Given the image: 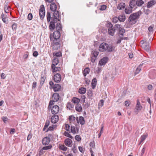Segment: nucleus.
<instances>
[{
	"label": "nucleus",
	"instance_id": "obj_1",
	"mask_svg": "<svg viewBox=\"0 0 156 156\" xmlns=\"http://www.w3.org/2000/svg\"><path fill=\"white\" fill-rule=\"evenodd\" d=\"M141 14V12L139 11L131 14L129 18L128 21L132 25L135 24L136 22V20L139 18Z\"/></svg>",
	"mask_w": 156,
	"mask_h": 156
},
{
	"label": "nucleus",
	"instance_id": "obj_2",
	"mask_svg": "<svg viewBox=\"0 0 156 156\" xmlns=\"http://www.w3.org/2000/svg\"><path fill=\"white\" fill-rule=\"evenodd\" d=\"M56 29L57 30L54 32L53 36L55 39H59L61 35L59 31L61 30L62 29V24L60 23L59 22L56 24Z\"/></svg>",
	"mask_w": 156,
	"mask_h": 156
},
{
	"label": "nucleus",
	"instance_id": "obj_3",
	"mask_svg": "<svg viewBox=\"0 0 156 156\" xmlns=\"http://www.w3.org/2000/svg\"><path fill=\"white\" fill-rule=\"evenodd\" d=\"M49 84L50 85L53 89L55 92L58 91L61 88V86L59 84H55L54 85V83L51 81L49 82Z\"/></svg>",
	"mask_w": 156,
	"mask_h": 156
},
{
	"label": "nucleus",
	"instance_id": "obj_4",
	"mask_svg": "<svg viewBox=\"0 0 156 156\" xmlns=\"http://www.w3.org/2000/svg\"><path fill=\"white\" fill-rule=\"evenodd\" d=\"M107 25L108 27V34L111 36H113L115 31V29L113 27L112 24L110 22L108 23Z\"/></svg>",
	"mask_w": 156,
	"mask_h": 156
},
{
	"label": "nucleus",
	"instance_id": "obj_5",
	"mask_svg": "<svg viewBox=\"0 0 156 156\" xmlns=\"http://www.w3.org/2000/svg\"><path fill=\"white\" fill-rule=\"evenodd\" d=\"M108 48V44L106 43H102L100 45L99 50L100 51H106Z\"/></svg>",
	"mask_w": 156,
	"mask_h": 156
},
{
	"label": "nucleus",
	"instance_id": "obj_6",
	"mask_svg": "<svg viewBox=\"0 0 156 156\" xmlns=\"http://www.w3.org/2000/svg\"><path fill=\"white\" fill-rule=\"evenodd\" d=\"M55 20L52 19V20L50 22L49 28L50 31H52L56 28V25H55V23H57V21H56Z\"/></svg>",
	"mask_w": 156,
	"mask_h": 156
},
{
	"label": "nucleus",
	"instance_id": "obj_7",
	"mask_svg": "<svg viewBox=\"0 0 156 156\" xmlns=\"http://www.w3.org/2000/svg\"><path fill=\"white\" fill-rule=\"evenodd\" d=\"M53 79L56 83L59 82L61 80V75L59 73L55 74L53 76Z\"/></svg>",
	"mask_w": 156,
	"mask_h": 156
},
{
	"label": "nucleus",
	"instance_id": "obj_8",
	"mask_svg": "<svg viewBox=\"0 0 156 156\" xmlns=\"http://www.w3.org/2000/svg\"><path fill=\"white\" fill-rule=\"evenodd\" d=\"M108 60V57H105L101 59L99 62V64L101 66L105 65L107 62Z\"/></svg>",
	"mask_w": 156,
	"mask_h": 156
},
{
	"label": "nucleus",
	"instance_id": "obj_9",
	"mask_svg": "<svg viewBox=\"0 0 156 156\" xmlns=\"http://www.w3.org/2000/svg\"><path fill=\"white\" fill-rule=\"evenodd\" d=\"M53 13V17H52V19L55 20L56 21H58V20L59 22H60V19L58 18L59 15L58 11L55 10V11Z\"/></svg>",
	"mask_w": 156,
	"mask_h": 156
},
{
	"label": "nucleus",
	"instance_id": "obj_10",
	"mask_svg": "<svg viewBox=\"0 0 156 156\" xmlns=\"http://www.w3.org/2000/svg\"><path fill=\"white\" fill-rule=\"evenodd\" d=\"M59 111V107L57 105L54 106L51 109V113L55 115L58 113Z\"/></svg>",
	"mask_w": 156,
	"mask_h": 156
},
{
	"label": "nucleus",
	"instance_id": "obj_11",
	"mask_svg": "<svg viewBox=\"0 0 156 156\" xmlns=\"http://www.w3.org/2000/svg\"><path fill=\"white\" fill-rule=\"evenodd\" d=\"M50 142V138L48 137H44L42 140V144L44 146L48 145Z\"/></svg>",
	"mask_w": 156,
	"mask_h": 156
},
{
	"label": "nucleus",
	"instance_id": "obj_12",
	"mask_svg": "<svg viewBox=\"0 0 156 156\" xmlns=\"http://www.w3.org/2000/svg\"><path fill=\"white\" fill-rule=\"evenodd\" d=\"M129 6L131 8L134 9H135L136 8V0H131L129 2Z\"/></svg>",
	"mask_w": 156,
	"mask_h": 156
},
{
	"label": "nucleus",
	"instance_id": "obj_13",
	"mask_svg": "<svg viewBox=\"0 0 156 156\" xmlns=\"http://www.w3.org/2000/svg\"><path fill=\"white\" fill-rule=\"evenodd\" d=\"M64 143L67 146L71 147L72 145L73 141L70 139L67 138L65 140Z\"/></svg>",
	"mask_w": 156,
	"mask_h": 156
},
{
	"label": "nucleus",
	"instance_id": "obj_14",
	"mask_svg": "<svg viewBox=\"0 0 156 156\" xmlns=\"http://www.w3.org/2000/svg\"><path fill=\"white\" fill-rule=\"evenodd\" d=\"M59 119V117L57 115H53L51 118V122L52 123H56Z\"/></svg>",
	"mask_w": 156,
	"mask_h": 156
},
{
	"label": "nucleus",
	"instance_id": "obj_15",
	"mask_svg": "<svg viewBox=\"0 0 156 156\" xmlns=\"http://www.w3.org/2000/svg\"><path fill=\"white\" fill-rule=\"evenodd\" d=\"M59 98V94L57 93H55L53 95L52 99L54 101L56 102L58 100Z\"/></svg>",
	"mask_w": 156,
	"mask_h": 156
},
{
	"label": "nucleus",
	"instance_id": "obj_16",
	"mask_svg": "<svg viewBox=\"0 0 156 156\" xmlns=\"http://www.w3.org/2000/svg\"><path fill=\"white\" fill-rule=\"evenodd\" d=\"M57 5L54 2L52 3L50 5V9L52 11H55L57 9Z\"/></svg>",
	"mask_w": 156,
	"mask_h": 156
},
{
	"label": "nucleus",
	"instance_id": "obj_17",
	"mask_svg": "<svg viewBox=\"0 0 156 156\" xmlns=\"http://www.w3.org/2000/svg\"><path fill=\"white\" fill-rule=\"evenodd\" d=\"M75 109L76 111L79 112H82V108L80 104H76L75 106Z\"/></svg>",
	"mask_w": 156,
	"mask_h": 156
},
{
	"label": "nucleus",
	"instance_id": "obj_18",
	"mask_svg": "<svg viewBox=\"0 0 156 156\" xmlns=\"http://www.w3.org/2000/svg\"><path fill=\"white\" fill-rule=\"evenodd\" d=\"M150 44L149 43L146 44H143L142 45V47L146 51H148L150 49Z\"/></svg>",
	"mask_w": 156,
	"mask_h": 156
},
{
	"label": "nucleus",
	"instance_id": "obj_19",
	"mask_svg": "<svg viewBox=\"0 0 156 156\" xmlns=\"http://www.w3.org/2000/svg\"><path fill=\"white\" fill-rule=\"evenodd\" d=\"M118 18L120 22H123L126 20V16L124 14L120 15Z\"/></svg>",
	"mask_w": 156,
	"mask_h": 156
},
{
	"label": "nucleus",
	"instance_id": "obj_20",
	"mask_svg": "<svg viewBox=\"0 0 156 156\" xmlns=\"http://www.w3.org/2000/svg\"><path fill=\"white\" fill-rule=\"evenodd\" d=\"M59 62L58 59L56 57H55L52 61V64L51 66H55L57 65L58 63Z\"/></svg>",
	"mask_w": 156,
	"mask_h": 156
},
{
	"label": "nucleus",
	"instance_id": "obj_21",
	"mask_svg": "<svg viewBox=\"0 0 156 156\" xmlns=\"http://www.w3.org/2000/svg\"><path fill=\"white\" fill-rule=\"evenodd\" d=\"M155 1L154 0H151L147 3V7L150 8L155 4Z\"/></svg>",
	"mask_w": 156,
	"mask_h": 156
},
{
	"label": "nucleus",
	"instance_id": "obj_22",
	"mask_svg": "<svg viewBox=\"0 0 156 156\" xmlns=\"http://www.w3.org/2000/svg\"><path fill=\"white\" fill-rule=\"evenodd\" d=\"M86 91V89L84 87L80 88L78 90V92L81 94H83L85 93Z\"/></svg>",
	"mask_w": 156,
	"mask_h": 156
},
{
	"label": "nucleus",
	"instance_id": "obj_23",
	"mask_svg": "<svg viewBox=\"0 0 156 156\" xmlns=\"http://www.w3.org/2000/svg\"><path fill=\"white\" fill-rule=\"evenodd\" d=\"M53 56L56 57H60L62 56V53L61 51H55L53 53Z\"/></svg>",
	"mask_w": 156,
	"mask_h": 156
},
{
	"label": "nucleus",
	"instance_id": "obj_24",
	"mask_svg": "<svg viewBox=\"0 0 156 156\" xmlns=\"http://www.w3.org/2000/svg\"><path fill=\"white\" fill-rule=\"evenodd\" d=\"M52 71L54 72H56L58 71H59L61 69L60 67H56L55 66H51Z\"/></svg>",
	"mask_w": 156,
	"mask_h": 156
},
{
	"label": "nucleus",
	"instance_id": "obj_25",
	"mask_svg": "<svg viewBox=\"0 0 156 156\" xmlns=\"http://www.w3.org/2000/svg\"><path fill=\"white\" fill-rule=\"evenodd\" d=\"M90 72V69L88 67L84 69L83 71V75L84 76H86L87 74H88Z\"/></svg>",
	"mask_w": 156,
	"mask_h": 156
},
{
	"label": "nucleus",
	"instance_id": "obj_26",
	"mask_svg": "<svg viewBox=\"0 0 156 156\" xmlns=\"http://www.w3.org/2000/svg\"><path fill=\"white\" fill-rule=\"evenodd\" d=\"M72 101L73 103L76 104H79L80 101V100L76 97H73L72 99Z\"/></svg>",
	"mask_w": 156,
	"mask_h": 156
},
{
	"label": "nucleus",
	"instance_id": "obj_27",
	"mask_svg": "<svg viewBox=\"0 0 156 156\" xmlns=\"http://www.w3.org/2000/svg\"><path fill=\"white\" fill-rule=\"evenodd\" d=\"M136 1V5L138 6H141L144 3V2L142 0H137Z\"/></svg>",
	"mask_w": 156,
	"mask_h": 156
},
{
	"label": "nucleus",
	"instance_id": "obj_28",
	"mask_svg": "<svg viewBox=\"0 0 156 156\" xmlns=\"http://www.w3.org/2000/svg\"><path fill=\"white\" fill-rule=\"evenodd\" d=\"M125 6V5L124 3H120L119 4L117 8L119 10L122 9L124 8Z\"/></svg>",
	"mask_w": 156,
	"mask_h": 156
},
{
	"label": "nucleus",
	"instance_id": "obj_29",
	"mask_svg": "<svg viewBox=\"0 0 156 156\" xmlns=\"http://www.w3.org/2000/svg\"><path fill=\"white\" fill-rule=\"evenodd\" d=\"M144 63H143L142 64H140L137 68L135 72V75L138 74L140 71L141 70V69L140 67L141 66H142Z\"/></svg>",
	"mask_w": 156,
	"mask_h": 156
},
{
	"label": "nucleus",
	"instance_id": "obj_30",
	"mask_svg": "<svg viewBox=\"0 0 156 156\" xmlns=\"http://www.w3.org/2000/svg\"><path fill=\"white\" fill-rule=\"evenodd\" d=\"M79 120L80 122L81 125H83L85 124V121L84 118L82 116H80L79 117Z\"/></svg>",
	"mask_w": 156,
	"mask_h": 156
},
{
	"label": "nucleus",
	"instance_id": "obj_31",
	"mask_svg": "<svg viewBox=\"0 0 156 156\" xmlns=\"http://www.w3.org/2000/svg\"><path fill=\"white\" fill-rule=\"evenodd\" d=\"M39 12V14H40L42 12H45V8L44 5H42L40 6Z\"/></svg>",
	"mask_w": 156,
	"mask_h": 156
},
{
	"label": "nucleus",
	"instance_id": "obj_32",
	"mask_svg": "<svg viewBox=\"0 0 156 156\" xmlns=\"http://www.w3.org/2000/svg\"><path fill=\"white\" fill-rule=\"evenodd\" d=\"M119 35H121L122 37H123L124 36V34L125 33V30L122 28H121L119 30Z\"/></svg>",
	"mask_w": 156,
	"mask_h": 156
},
{
	"label": "nucleus",
	"instance_id": "obj_33",
	"mask_svg": "<svg viewBox=\"0 0 156 156\" xmlns=\"http://www.w3.org/2000/svg\"><path fill=\"white\" fill-rule=\"evenodd\" d=\"M4 6V9L5 12L6 13L9 12L8 11H6V10H8L9 8H10V7L8 5V2H5Z\"/></svg>",
	"mask_w": 156,
	"mask_h": 156
},
{
	"label": "nucleus",
	"instance_id": "obj_34",
	"mask_svg": "<svg viewBox=\"0 0 156 156\" xmlns=\"http://www.w3.org/2000/svg\"><path fill=\"white\" fill-rule=\"evenodd\" d=\"M46 17L47 22L48 23L49 22L51 19V14L49 12H47Z\"/></svg>",
	"mask_w": 156,
	"mask_h": 156
},
{
	"label": "nucleus",
	"instance_id": "obj_35",
	"mask_svg": "<svg viewBox=\"0 0 156 156\" xmlns=\"http://www.w3.org/2000/svg\"><path fill=\"white\" fill-rule=\"evenodd\" d=\"M133 9L129 7V8L128 9L126 8L125 9V12L127 14H129L131 13Z\"/></svg>",
	"mask_w": 156,
	"mask_h": 156
},
{
	"label": "nucleus",
	"instance_id": "obj_36",
	"mask_svg": "<svg viewBox=\"0 0 156 156\" xmlns=\"http://www.w3.org/2000/svg\"><path fill=\"white\" fill-rule=\"evenodd\" d=\"M50 123V121L48 120H46L45 125L43 128V131H45L49 126Z\"/></svg>",
	"mask_w": 156,
	"mask_h": 156
},
{
	"label": "nucleus",
	"instance_id": "obj_37",
	"mask_svg": "<svg viewBox=\"0 0 156 156\" xmlns=\"http://www.w3.org/2000/svg\"><path fill=\"white\" fill-rule=\"evenodd\" d=\"M60 46V44H54L53 49L55 50H58V48H59Z\"/></svg>",
	"mask_w": 156,
	"mask_h": 156
},
{
	"label": "nucleus",
	"instance_id": "obj_38",
	"mask_svg": "<svg viewBox=\"0 0 156 156\" xmlns=\"http://www.w3.org/2000/svg\"><path fill=\"white\" fill-rule=\"evenodd\" d=\"M59 149L64 151H66L67 150L68 148L66 147L64 145H61L59 146Z\"/></svg>",
	"mask_w": 156,
	"mask_h": 156
},
{
	"label": "nucleus",
	"instance_id": "obj_39",
	"mask_svg": "<svg viewBox=\"0 0 156 156\" xmlns=\"http://www.w3.org/2000/svg\"><path fill=\"white\" fill-rule=\"evenodd\" d=\"M2 18L3 22L5 23H7V19L5 17V15L3 14L2 13L1 15Z\"/></svg>",
	"mask_w": 156,
	"mask_h": 156
},
{
	"label": "nucleus",
	"instance_id": "obj_40",
	"mask_svg": "<svg viewBox=\"0 0 156 156\" xmlns=\"http://www.w3.org/2000/svg\"><path fill=\"white\" fill-rule=\"evenodd\" d=\"M52 147V146L50 144L48 146L44 147L42 148L43 150H47L51 149Z\"/></svg>",
	"mask_w": 156,
	"mask_h": 156
},
{
	"label": "nucleus",
	"instance_id": "obj_41",
	"mask_svg": "<svg viewBox=\"0 0 156 156\" xmlns=\"http://www.w3.org/2000/svg\"><path fill=\"white\" fill-rule=\"evenodd\" d=\"M113 46L112 45H108V48L107 49V52H112L113 51Z\"/></svg>",
	"mask_w": 156,
	"mask_h": 156
},
{
	"label": "nucleus",
	"instance_id": "obj_42",
	"mask_svg": "<svg viewBox=\"0 0 156 156\" xmlns=\"http://www.w3.org/2000/svg\"><path fill=\"white\" fill-rule=\"evenodd\" d=\"M45 79V78L44 76H41V82L40 83V85H42L43 84L44 82Z\"/></svg>",
	"mask_w": 156,
	"mask_h": 156
},
{
	"label": "nucleus",
	"instance_id": "obj_43",
	"mask_svg": "<svg viewBox=\"0 0 156 156\" xmlns=\"http://www.w3.org/2000/svg\"><path fill=\"white\" fill-rule=\"evenodd\" d=\"M87 94L89 98L91 97L92 96L93 93L91 90H89L87 91Z\"/></svg>",
	"mask_w": 156,
	"mask_h": 156
},
{
	"label": "nucleus",
	"instance_id": "obj_44",
	"mask_svg": "<svg viewBox=\"0 0 156 156\" xmlns=\"http://www.w3.org/2000/svg\"><path fill=\"white\" fill-rule=\"evenodd\" d=\"M64 135L65 136L70 138L71 139L73 138V137L69 133L65 131L64 133Z\"/></svg>",
	"mask_w": 156,
	"mask_h": 156
},
{
	"label": "nucleus",
	"instance_id": "obj_45",
	"mask_svg": "<svg viewBox=\"0 0 156 156\" xmlns=\"http://www.w3.org/2000/svg\"><path fill=\"white\" fill-rule=\"evenodd\" d=\"M66 107L68 108H69L70 109L71 108H73V107L74 105L73 104L70 103V102H68L67 104Z\"/></svg>",
	"mask_w": 156,
	"mask_h": 156
},
{
	"label": "nucleus",
	"instance_id": "obj_46",
	"mask_svg": "<svg viewBox=\"0 0 156 156\" xmlns=\"http://www.w3.org/2000/svg\"><path fill=\"white\" fill-rule=\"evenodd\" d=\"M75 117L73 115L69 116V121H74L75 120Z\"/></svg>",
	"mask_w": 156,
	"mask_h": 156
},
{
	"label": "nucleus",
	"instance_id": "obj_47",
	"mask_svg": "<svg viewBox=\"0 0 156 156\" xmlns=\"http://www.w3.org/2000/svg\"><path fill=\"white\" fill-rule=\"evenodd\" d=\"M147 136V135H143L140 137L141 142H143L146 138Z\"/></svg>",
	"mask_w": 156,
	"mask_h": 156
},
{
	"label": "nucleus",
	"instance_id": "obj_48",
	"mask_svg": "<svg viewBox=\"0 0 156 156\" xmlns=\"http://www.w3.org/2000/svg\"><path fill=\"white\" fill-rule=\"evenodd\" d=\"M92 55L93 57L96 58L98 55L99 52L98 51H94L92 52Z\"/></svg>",
	"mask_w": 156,
	"mask_h": 156
},
{
	"label": "nucleus",
	"instance_id": "obj_49",
	"mask_svg": "<svg viewBox=\"0 0 156 156\" xmlns=\"http://www.w3.org/2000/svg\"><path fill=\"white\" fill-rule=\"evenodd\" d=\"M104 101V100L103 99H101L100 100V101L98 103L99 108V107L100 106L101 107H102L103 106Z\"/></svg>",
	"mask_w": 156,
	"mask_h": 156
},
{
	"label": "nucleus",
	"instance_id": "obj_50",
	"mask_svg": "<svg viewBox=\"0 0 156 156\" xmlns=\"http://www.w3.org/2000/svg\"><path fill=\"white\" fill-rule=\"evenodd\" d=\"M71 133L73 134H75L76 133L75 130V127L74 126H71Z\"/></svg>",
	"mask_w": 156,
	"mask_h": 156
},
{
	"label": "nucleus",
	"instance_id": "obj_51",
	"mask_svg": "<svg viewBox=\"0 0 156 156\" xmlns=\"http://www.w3.org/2000/svg\"><path fill=\"white\" fill-rule=\"evenodd\" d=\"M113 27L115 29V30H119L121 28L120 27V25L119 24H115V27Z\"/></svg>",
	"mask_w": 156,
	"mask_h": 156
},
{
	"label": "nucleus",
	"instance_id": "obj_52",
	"mask_svg": "<svg viewBox=\"0 0 156 156\" xmlns=\"http://www.w3.org/2000/svg\"><path fill=\"white\" fill-rule=\"evenodd\" d=\"M55 102V101H54V100H53V101H51L49 103V105L48 106V108H52V106L54 104V102Z\"/></svg>",
	"mask_w": 156,
	"mask_h": 156
},
{
	"label": "nucleus",
	"instance_id": "obj_53",
	"mask_svg": "<svg viewBox=\"0 0 156 156\" xmlns=\"http://www.w3.org/2000/svg\"><path fill=\"white\" fill-rule=\"evenodd\" d=\"M45 15V12H42L39 14L40 19L42 20L44 18Z\"/></svg>",
	"mask_w": 156,
	"mask_h": 156
},
{
	"label": "nucleus",
	"instance_id": "obj_54",
	"mask_svg": "<svg viewBox=\"0 0 156 156\" xmlns=\"http://www.w3.org/2000/svg\"><path fill=\"white\" fill-rule=\"evenodd\" d=\"M54 126L53 125L50 126L49 128L46 131V132H48V131H52L54 129Z\"/></svg>",
	"mask_w": 156,
	"mask_h": 156
},
{
	"label": "nucleus",
	"instance_id": "obj_55",
	"mask_svg": "<svg viewBox=\"0 0 156 156\" xmlns=\"http://www.w3.org/2000/svg\"><path fill=\"white\" fill-rule=\"evenodd\" d=\"M75 139L78 141H80L81 140V138L80 135H77L75 136Z\"/></svg>",
	"mask_w": 156,
	"mask_h": 156
},
{
	"label": "nucleus",
	"instance_id": "obj_56",
	"mask_svg": "<svg viewBox=\"0 0 156 156\" xmlns=\"http://www.w3.org/2000/svg\"><path fill=\"white\" fill-rule=\"evenodd\" d=\"M33 18V15L31 13H30L28 15L27 18L29 20H31Z\"/></svg>",
	"mask_w": 156,
	"mask_h": 156
},
{
	"label": "nucleus",
	"instance_id": "obj_57",
	"mask_svg": "<svg viewBox=\"0 0 156 156\" xmlns=\"http://www.w3.org/2000/svg\"><path fill=\"white\" fill-rule=\"evenodd\" d=\"M106 8H107V6L106 5H101V7L99 9L100 10H102V11L106 9Z\"/></svg>",
	"mask_w": 156,
	"mask_h": 156
},
{
	"label": "nucleus",
	"instance_id": "obj_58",
	"mask_svg": "<svg viewBox=\"0 0 156 156\" xmlns=\"http://www.w3.org/2000/svg\"><path fill=\"white\" fill-rule=\"evenodd\" d=\"M83 108L84 109H86L90 106V104L88 103H87L85 104H83Z\"/></svg>",
	"mask_w": 156,
	"mask_h": 156
},
{
	"label": "nucleus",
	"instance_id": "obj_59",
	"mask_svg": "<svg viewBox=\"0 0 156 156\" xmlns=\"http://www.w3.org/2000/svg\"><path fill=\"white\" fill-rule=\"evenodd\" d=\"M12 27L13 30H16L17 28V24L13 23L12 26Z\"/></svg>",
	"mask_w": 156,
	"mask_h": 156
},
{
	"label": "nucleus",
	"instance_id": "obj_60",
	"mask_svg": "<svg viewBox=\"0 0 156 156\" xmlns=\"http://www.w3.org/2000/svg\"><path fill=\"white\" fill-rule=\"evenodd\" d=\"M119 19L118 17H115L113 18L112 22L114 23H116L118 22Z\"/></svg>",
	"mask_w": 156,
	"mask_h": 156
},
{
	"label": "nucleus",
	"instance_id": "obj_61",
	"mask_svg": "<svg viewBox=\"0 0 156 156\" xmlns=\"http://www.w3.org/2000/svg\"><path fill=\"white\" fill-rule=\"evenodd\" d=\"M90 146L93 148H94L95 147V143L94 141L91 142L90 143Z\"/></svg>",
	"mask_w": 156,
	"mask_h": 156
},
{
	"label": "nucleus",
	"instance_id": "obj_62",
	"mask_svg": "<svg viewBox=\"0 0 156 156\" xmlns=\"http://www.w3.org/2000/svg\"><path fill=\"white\" fill-rule=\"evenodd\" d=\"M70 126L68 124H66L65 125V129L67 131H69L70 129Z\"/></svg>",
	"mask_w": 156,
	"mask_h": 156
},
{
	"label": "nucleus",
	"instance_id": "obj_63",
	"mask_svg": "<svg viewBox=\"0 0 156 156\" xmlns=\"http://www.w3.org/2000/svg\"><path fill=\"white\" fill-rule=\"evenodd\" d=\"M97 82V79L96 78H94L92 80V82H91V85L93 84H96V83Z\"/></svg>",
	"mask_w": 156,
	"mask_h": 156
},
{
	"label": "nucleus",
	"instance_id": "obj_64",
	"mask_svg": "<svg viewBox=\"0 0 156 156\" xmlns=\"http://www.w3.org/2000/svg\"><path fill=\"white\" fill-rule=\"evenodd\" d=\"M136 108L137 110V112H138L139 111H140L142 108V106L141 105H139L137 107V106H136Z\"/></svg>",
	"mask_w": 156,
	"mask_h": 156
}]
</instances>
